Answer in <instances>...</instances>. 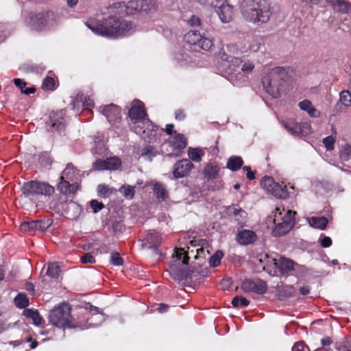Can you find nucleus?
Here are the masks:
<instances>
[{"mask_svg":"<svg viewBox=\"0 0 351 351\" xmlns=\"http://www.w3.org/2000/svg\"><path fill=\"white\" fill-rule=\"evenodd\" d=\"M101 112L111 124L119 123L121 121V108L113 104L100 107Z\"/></svg>","mask_w":351,"mask_h":351,"instance_id":"obj_16","label":"nucleus"},{"mask_svg":"<svg viewBox=\"0 0 351 351\" xmlns=\"http://www.w3.org/2000/svg\"><path fill=\"white\" fill-rule=\"evenodd\" d=\"M274 265V274L280 276H289L294 275L296 271H304L306 267L300 265L293 261L284 256L280 257L278 259H273Z\"/></svg>","mask_w":351,"mask_h":351,"instance_id":"obj_6","label":"nucleus"},{"mask_svg":"<svg viewBox=\"0 0 351 351\" xmlns=\"http://www.w3.org/2000/svg\"><path fill=\"white\" fill-rule=\"evenodd\" d=\"M140 0H131L128 3L124 2L125 15H132L140 13Z\"/></svg>","mask_w":351,"mask_h":351,"instance_id":"obj_32","label":"nucleus"},{"mask_svg":"<svg viewBox=\"0 0 351 351\" xmlns=\"http://www.w3.org/2000/svg\"><path fill=\"white\" fill-rule=\"evenodd\" d=\"M335 139L332 136H328L323 139V143L327 150H332Z\"/></svg>","mask_w":351,"mask_h":351,"instance_id":"obj_56","label":"nucleus"},{"mask_svg":"<svg viewBox=\"0 0 351 351\" xmlns=\"http://www.w3.org/2000/svg\"><path fill=\"white\" fill-rule=\"evenodd\" d=\"M60 182L58 184V190L63 194L75 193L77 191L78 186L75 183L71 184L70 180L60 178Z\"/></svg>","mask_w":351,"mask_h":351,"instance_id":"obj_26","label":"nucleus"},{"mask_svg":"<svg viewBox=\"0 0 351 351\" xmlns=\"http://www.w3.org/2000/svg\"><path fill=\"white\" fill-rule=\"evenodd\" d=\"M14 83L16 86H17L20 90L21 93L25 94L26 95H29L30 94H33L36 92V89L34 86H32L29 88H26L27 83L23 80L20 78L14 79Z\"/></svg>","mask_w":351,"mask_h":351,"instance_id":"obj_35","label":"nucleus"},{"mask_svg":"<svg viewBox=\"0 0 351 351\" xmlns=\"http://www.w3.org/2000/svg\"><path fill=\"white\" fill-rule=\"evenodd\" d=\"M283 125L293 135L306 136L311 133V125L308 122L298 123L289 119L283 122Z\"/></svg>","mask_w":351,"mask_h":351,"instance_id":"obj_11","label":"nucleus"},{"mask_svg":"<svg viewBox=\"0 0 351 351\" xmlns=\"http://www.w3.org/2000/svg\"><path fill=\"white\" fill-rule=\"evenodd\" d=\"M21 196L32 201L38 199L40 196L37 186V180H30L23 183L21 187Z\"/></svg>","mask_w":351,"mask_h":351,"instance_id":"obj_18","label":"nucleus"},{"mask_svg":"<svg viewBox=\"0 0 351 351\" xmlns=\"http://www.w3.org/2000/svg\"><path fill=\"white\" fill-rule=\"evenodd\" d=\"M270 193L280 199H286L289 197V192L285 185L282 186L276 182Z\"/></svg>","mask_w":351,"mask_h":351,"instance_id":"obj_30","label":"nucleus"},{"mask_svg":"<svg viewBox=\"0 0 351 351\" xmlns=\"http://www.w3.org/2000/svg\"><path fill=\"white\" fill-rule=\"evenodd\" d=\"M187 141L182 134H176L171 139H169L161 145V152L167 156H178L186 147Z\"/></svg>","mask_w":351,"mask_h":351,"instance_id":"obj_5","label":"nucleus"},{"mask_svg":"<svg viewBox=\"0 0 351 351\" xmlns=\"http://www.w3.org/2000/svg\"><path fill=\"white\" fill-rule=\"evenodd\" d=\"M60 267L57 263H49L47 265V269L45 275L49 276L51 278L57 279L60 276Z\"/></svg>","mask_w":351,"mask_h":351,"instance_id":"obj_39","label":"nucleus"},{"mask_svg":"<svg viewBox=\"0 0 351 351\" xmlns=\"http://www.w3.org/2000/svg\"><path fill=\"white\" fill-rule=\"evenodd\" d=\"M50 219L47 220H35L31 221H23L21 224V230L23 232L31 230L44 231L51 225Z\"/></svg>","mask_w":351,"mask_h":351,"instance_id":"obj_19","label":"nucleus"},{"mask_svg":"<svg viewBox=\"0 0 351 351\" xmlns=\"http://www.w3.org/2000/svg\"><path fill=\"white\" fill-rule=\"evenodd\" d=\"M155 148L153 145L145 146L142 151V156H155Z\"/></svg>","mask_w":351,"mask_h":351,"instance_id":"obj_60","label":"nucleus"},{"mask_svg":"<svg viewBox=\"0 0 351 351\" xmlns=\"http://www.w3.org/2000/svg\"><path fill=\"white\" fill-rule=\"evenodd\" d=\"M65 115L64 110L58 111H52L49 114V120L47 121V126L49 127V130L61 131L65 128Z\"/></svg>","mask_w":351,"mask_h":351,"instance_id":"obj_12","label":"nucleus"},{"mask_svg":"<svg viewBox=\"0 0 351 351\" xmlns=\"http://www.w3.org/2000/svg\"><path fill=\"white\" fill-rule=\"evenodd\" d=\"M71 311V308L68 303L62 302L55 306L49 311L48 316L49 322L59 328L82 329L87 319L84 317L82 319L79 318L75 319L72 317Z\"/></svg>","mask_w":351,"mask_h":351,"instance_id":"obj_3","label":"nucleus"},{"mask_svg":"<svg viewBox=\"0 0 351 351\" xmlns=\"http://www.w3.org/2000/svg\"><path fill=\"white\" fill-rule=\"evenodd\" d=\"M81 262L84 264L94 263H95V258L90 253H85L81 257Z\"/></svg>","mask_w":351,"mask_h":351,"instance_id":"obj_59","label":"nucleus"},{"mask_svg":"<svg viewBox=\"0 0 351 351\" xmlns=\"http://www.w3.org/2000/svg\"><path fill=\"white\" fill-rule=\"evenodd\" d=\"M257 236L256 233L250 230L239 231L237 235V242L242 245H247L255 242Z\"/></svg>","mask_w":351,"mask_h":351,"instance_id":"obj_22","label":"nucleus"},{"mask_svg":"<svg viewBox=\"0 0 351 351\" xmlns=\"http://www.w3.org/2000/svg\"><path fill=\"white\" fill-rule=\"evenodd\" d=\"M300 108L302 110L306 111L308 114L312 117H317L319 115V112L313 106L309 100L304 99L298 104Z\"/></svg>","mask_w":351,"mask_h":351,"instance_id":"obj_34","label":"nucleus"},{"mask_svg":"<svg viewBox=\"0 0 351 351\" xmlns=\"http://www.w3.org/2000/svg\"><path fill=\"white\" fill-rule=\"evenodd\" d=\"M228 79L234 86H242L247 82L248 76L245 75L241 70L238 71H227Z\"/></svg>","mask_w":351,"mask_h":351,"instance_id":"obj_23","label":"nucleus"},{"mask_svg":"<svg viewBox=\"0 0 351 351\" xmlns=\"http://www.w3.org/2000/svg\"><path fill=\"white\" fill-rule=\"evenodd\" d=\"M188 154L189 157L195 162H199L203 155L200 149L191 147L189 148Z\"/></svg>","mask_w":351,"mask_h":351,"instance_id":"obj_50","label":"nucleus"},{"mask_svg":"<svg viewBox=\"0 0 351 351\" xmlns=\"http://www.w3.org/2000/svg\"><path fill=\"white\" fill-rule=\"evenodd\" d=\"M147 116L144 104L140 100H134L128 111V117L131 123L135 125Z\"/></svg>","mask_w":351,"mask_h":351,"instance_id":"obj_13","label":"nucleus"},{"mask_svg":"<svg viewBox=\"0 0 351 351\" xmlns=\"http://www.w3.org/2000/svg\"><path fill=\"white\" fill-rule=\"evenodd\" d=\"M119 191L122 193L124 197L127 199H132L135 194V186L130 185H123Z\"/></svg>","mask_w":351,"mask_h":351,"instance_id":"obj_44","label":"nucleus"},{"mask_svg":"<svg viewBox=\"0 0 351 351\" xmlns=\"http://www.w3.org/2000/svg\"><path fill=\"white\" fill-rule=\"evenodd\" d=\"M335 10L343 13L351 12V3L346 0H326Z\"/></svg>","mask_w":351,"mask_h":351,"instance_id":"obj_27","label":"nucleus"},{"mask_svg":"<svg viewBox=\"0 0 351 351\" xmlns=\"http://www.w3.org/2000/svg\"><path fill=\"white\" fill-rule=\"evenodd\" d=\"M97 192L101 197H106L112 193V189L106 184H99L97 187Z\"/></svg>","mask_w":351,"mask_h":351,"instance_id":"obj_53","label":"nucleus"},{"mask_svg":"<svg viewBox=\"0 0 351 351\" xmlns=\"http://www.w3.org/2000/svg\"><path fill=\"white\" fill-rule=\"evenodd\" d=\"M239 11L246 22L256 25L267 23L272 15L271 5L266 0H241Z\"/></svg>","mask_w":351,"mask_h":351,"instance_id":"obj_2","label":"nucleus"},{"mask_svg":"<svg viewBox=\"0 0 351 351\" xmlns=\"http://www.w3.org/2000/svg\"><path fill=\"white\" fill-rule=\"evenodd\" d=\"M14 304L17 308L25 309L29 305V301L25 293H20L15 297Z\"/></svg>","mask_w":351,"mask_h":351,"instance_id":"obj_43","label":"nucleus"},{"mask_svg":"<svg viewBox=\"0 0 351 351\" xmlns=\"http://www.w3.org/2000/svg\"><path fill=\"white\" fill-rule=\"evenodd\" d=\"M223 256V254L221 251L216 252L213 256H210L209 260V264L213 267L219 266L221 263V260Z\"/></svg>","mask_w":351,"mask_h":351,"instance_id":"obj_49","label":"nucleus"},{"mask_svg":"<svg viewBox=\"0 0 351 351\" xmlns=\"http://www.w3.org/2000/svg\"><path fill=\"white\" fill-rule=\"evenodd\" d=\"M275 184L276 182L273 178L270 176H264L261 181V185L262 188L265 189L269 193L272 190V188Z\"/></svg>","mask_w":351,"mask_h":351,"instance_id":"obj_47","label":"nucleus"},{"mask_svg":"<svg viewBox=\"0 0 351 351\" xmlns=\"http://www.w3.org/2000/svg\"><path fill=\"white\" fill-rule=\"evenodd\" d=\"M250 301L245 298L236 295L232 300V304L235 308L246 307L249 305Z\"/></svg>","mask_w":351,"mask_h":351,"instance_id":"obj_46","label":"nucleus"},{"mask_svg":"<svg viewBox=\"0 0 351 351\" xmlns=\"http://www.w3.org/2000/svg\"><path fill=\"white\" fill-rule=\"evenodd\" d=\"M110 16L102 21L89 19L86 26L93 32L108 37L127 36L132 30V22L120 20L117 16L125 15L124 2L114 3L108 7Z\"/></svg>","mask_w":351,"mask_h":351,"instance_id":"obj_1","label":"nucleus"},{"mask_svg":"<svg viewBox=\"0 0 351 351\" xmlns=\"http://www.w3.org/2000/svg\"><path fill=\"white\" fill-rule=\"evenodd\" d=\"M147 243L149 244L150 248L158 247L161 241V238L158 235V232H148L145 238Z\"/></svg>","mask_w":351,"mask_h":351,"instance_id":"obj_38","label":"nucleus"},{"mask_svg":"<svg viewBox=\"0 0 351 351\" xmlns=\"http://www.w3.org/2000/svg\"><path fill=\"white\" fill-rule=\"evenodd\" d=\"M227 213L238 224L241 225L245 223L247 213L242 209L238 204H232L227 208Z\"/></svg>","mask_w":351,"mask_h":351,"instance_id":"obj_20","label":"nucleus"},{"mask_svg":"<svg viewBox=\"0 0 351 351\" xmlns=\"http://www.w3.org/2000/svg\"><path fill=\"white\" fill-rule=\"evenodd\" d=\"M215 11L222 23H227L232 21L234 9L232 5L228 3V0L223 3H220L219 6L215 8Z\"/></svg>","mask_w":351,"mask_h":351,"instance_id":"obj_17","label":"nucleus"},{"mask_svg":"<svg viewBox=\"0 0 351 351\" xmlns=\"http://www.w3.org/2000/svg\"><path fill=\"white\" fill-rule=\"evenodd\" d=\"M93 213H97L104 208V204L97 199H93L90 202Z\"/></svg>","mask_w":351,"mask_h":351,"instance_id":"obj_57","label":"nucleus"},{"mask_svg":"<svg viewBox=\"0 0 351 351\" xmlns=\"http://www.w3.org/2000/svg\"><path fill=\"white\" fill-rule=\"evenodd\" d=\"M93 169L95 171L106 170L104 160L97 159L93 164Z\"/></svg>","mask_w":351,"mask_h":351,"instance_id":"obj_58","label":"nucleus"},{"mask_svg":"<svg viewBox=\"0 0 351 351\" xmlns=\"http://www.w3.org/2000/svg\"><path fill=\"white\" fill-rule=\"evenodd\" d=\"M47 21V14L44 12L30 14L28 24L33 29L39 31L46 25Z\"/></svg>","mask_w":351,"mask_h":351,"instance_id":"obj_21","label":"nucleus"},{"mask_svg":"<svg viewBox=\"0 0 351 351\" xmlns=\"http://www.w3.org/2000/svg\"><path fill=\"white\" fill-rule=\"evenodd\" d=\"M254 64L250 61V60H247L246 62H245L243 64H242V66L241 68V71L242 72H243V73L248 76V75L252 72V71L254 69Z\"/></svg>","mask_w":351,"mask_h":351,"instance_id":"obj_54","label":"nucleus"},{"mask_svg":"<svg viewBox=\"0 0 351 351\" xmlns=\"http://www.w3.org/2000/svg\"><path fill=\"white\" fill-rule=\"evenodd\" d=\"M184 40L189 45L198 46L204 51H209L214 46L212 39L203 36L197 30H191L184 35Z\"/></svg>","mask_w":351,"mask_h":351,"instance_id":"obj_8","label":"nucleus"},{"mask_svg":"<svg viewBox=\"0 0 351 351\" xmlns=\"http://www.w3.org/2000/svg\"><path fill=\"white\" fill-rule=\"evenodd\" d=\"M37 186L40 197H51L55 193L54 187L47 182L37 180Z\"/></svg>","mask_w":351,"mask_h":351,"instance_id":"obj_25","label":"nucleus"},{"mask_svg":"<svg viewBox=\"0 0 351 351\" xmlns=\"http://www.w3.org/2000/svg\"><path fill=\"white\" fill-rule=\"evenodd\" d=\"M339 102L346 107L351 106V93L349 91H341Z\"/></svg>","mask_w":351,"mask_h":351,"instance_id":"obj_51","label":"nucleus"},{"mask_svg":"<svg viewBox=\"0 0 351 351\" xmlns=\"http://www.w3.org/2000/svg\"><path fill=\"white\" fill-rule=\"evenodd\" d=\"M220 167L215 162L208 163L204 168L203 174L204 178L210 184L208 186V190L215 191L223 187V182L219 178Z\"/></svg>","mask_w":351,"mask_h":351,"instance_id":"obj_7","label":"nucleus"},{"mask_svg":"<svg viewBox=\"0 0 351 351\" xmlns=\"http://www.w3.org/2000/svg\"><path fill=\"white\" fill-rule=\"evenodd\" d=\"M264 40L261 36H254L248 46V51L251 52L258 51L261 45H263Z\"/></svg>","mask_w":351,"mask_h":351,"instance_id":"obj_40","label":"nucleus"},{"mask_svg":"<svg viewBox=\"0 0 351 351\" xmlns=\"http://www.w3.org/2000/svg\"><path fill=\"white\" fill-rule=\"evenodd\" d=\"M189 254V252H186L183 248L177 249L175 256H173V260L170 261L171 272L173 273L174 276H176V278L182 279L186 277V273L184 271L177 270L176 267L188 265ZM174 278H176V277Z\"/></svg>","mask_w":351,"mask_h":351,"instance_id":"obj_9","label":"nucleus"},{"mask_svg":"<svg viewBox=\"0 0 351 351\" xmlns=\"http://www.w3.org/2000/svg\"><path fill=\"white\" fill-rule=\"evenodd\" d=\"M243 164V160L240 156H231L228 158L226 167L232 171H237L241 169Z\"/></svg>","mask_w":351,"mask_h":351,"instance_id":"obj_33","label":"nucleus"},{"mask_svg":"<svg viewBox=\"0 0 351 351\" xmlns=\"http://www.w3.org/2000/svg\"><path fill=\"white\" fill-rule=\"evenodd\" d=\"M194 168L193 163L189 159H182L176 162L173 168V176L176 179L186 178Z\"/></svg>","mask_w":351,"mask_h":351,"instance_id":"obj_15","label":"nucleus"},{"mask_svg":"<svg viewBox=\"0 0 351 351\" xmlns=\"http://www.w3.org/2000/svg\"><path fill=\"white\" fill-rule=\"evenodd\" d=\"M140 12L149 13L157 9V5L152 0H140Z\"/></svg>","mask_w":351,"mask_h":351,"instance_id":"obj_37","label":"nucleus"},{"mask_svg":"<svg viewBox=\"0 0 351 351\" xmlns=\"http://www.w3.org/2000/svg\"><path fill=\"white\" fill-rule=\"evenodd\" d=\"M42 88L44 90H53L56 88V82L54 77L47 76L43 82Z\"/></svg>","mask_w":351,"mask_h":351,"instance_id":"obj_45","label":"nucleus"},{"mask_svg":"<svg viewBox=\"0 0 351 351\" xmlns=\"http://www.w3.org/2000/svg\"><path fill=\"white\" fill-rule=\"evenodd\" d=\"M39 161L43 163L44 161L46 164H50L51 162L49 154L47 152L41 153L39 155Z\"/></svg>","mask_w":351,"mask_h":351,"instance_id":"obj_62","label":"nucleus"},{"mask_svg":"<svg viewBox=\"0 0 351 351\" xmlns=\"http://www.w3.org/2000/svg\"><path fill=\"white\" fill-rule=\"evenodd\" d=\"M273 222L275 224L272 235L281 237L287 234L295 224V211L285 210L283 206H278L273 212Z\"/></svg>","mask_w":351,"mask_h":351,"instance_id":"obj_4","label":"nucleus"},{"mask_svg":"<svg viewBox=\"0 0 351 351\" xmlns=\"http://www.w3.org/2000/svg\"><path fill=\"white\" fill-rule=\"evenodd\" d=\"M263 86L265 91L273 97H278L280 95V90L284 82L280 80L271 71L263 80Z\"/></svg>","mask_w":351,"mask_h":351,"instance_id":"obj_10","label":"nucleus"},{"mask_svg":"<svg viewBox=\"0 0 351 351\" xmlns=\"http://www.w3.org/2000/svg\"><path fill=\"white\" fill-rule=\"evenodd\" d=\"M104 161L106 170H117L121 166V161L117 157L107 158Z\"/></svg>","mask_w":351,"mask_h":351,"instance_id":"obj_42","label":"nucleus"},{"mask_svg":"<svg viewBox=\"0 0 351 351\" xmlns=\"http://www.w3.org/2000/svg\"><path fill=\"white\" fill-rule=\"evenodd\" d=\"M309 225L320 230L326 229L328 220L325 217H311L308 219Z\"/></svg>","mask_w":351,"mask_h":351,"instance_id":"obj_29","label":"nucleus"},{"mask_svg":"<svg viewBox=\"0 0 351 351\" xmlns=\"http://www.w3.org/2000/svg\"><path fill=\"white\" fill-rule=\"evenodd\" d=\"M221 58L223 61L229 62L227 71H238L241 69V65L242 64L241 59L228 55L223 52L221 53Z\"/></svg>","mask_w":351,"mask_h":351,"instance_id":"obj_24","label":"nucleus"},{"mask_svg":"<svg viewBox=\"0 0 351 351\" xmlns=\"http://www.w3.org/2000/svg\"><path fill=\"white\" fill-rule=\"evenodd\" d=\"M335 348L339 350L343 351H351V340L347 341L346 343L342 346V348H340L337 344H335Z\"/></svg>","mask_w":351,"mask_h":351,"instance_id":"obj_64","label":"nucleus"},{"mask_svg":"<svg viewBox=\"0 0 351 351\" xmlns=\"http://www.w3.org/2000/svg\"><path fill=\"white\" fill-rule=\"evenodd\" d=\"M153 191L154 195L159 200L165 201L168 197V192L165 186L161 183H155L154 185Z\"/></svg>","mask_w":351,"mask_h":351,"instance_id":"obj_36","label":"nucleus"},{"mask_svg":"<svg viewBox=\"0 0 351 351\" xmlns=\"http://www.w3.org/2000/svg\"><path fill=\"white\" fill-rule=\"evenodd\" d=\"M112 229L114 233L121 232L123 230V225L121 222L117 221H114L112 224Z\"/></svg>","mask_w":351,"mask_h":351,"instance_id":"obj_63","label":"nucleus"},{"mask_svg":"<svg viewBox=\"0 0 351 351\" xmlns=\"http://www.w3.org/2000/svg\"><path fill=\"white\" fill-rule=\"evenodd\" d=\"M292 351H310L308 346L304 341H298L294 343Z\"/></svg>","mask_w":351,"mask_h":351,"instance_id":"obj_55","label":"nucleus"},{"mask_svg":"<svg viewBox=\"0 0 351 351\" xmlns=\"http://www.w3.org/2000/svg\"><path fill=\"white\" fill-rule=\"evenodd\" d=\"M110 263L114 266H121L123 264V259L119 252H112L110 256Z\"/></svg>","mask_w":351,"mask_h":351,"instance_id":"obj_52","label":"nucleus"},{"mask_svg":"<svg viewBox=\"0 0 351 351\" xmlns=\"http://www.w3.org/2000/svg\"><path fill=\"white\" fill-rule=\"evenodd\" d=\"M23 315L27 318L32 319L34 324L36 326H40L45 324V321L43 317L40 315L38 310L32 308H25L23 312Z\"/></svg>","mask_w":351,"mask_h":351,"instance_id":"obj_28","label":"nucleus"},{"mask_svg":"<svg viewBox=\"0 0 351 351\" xmlns=\"http://www.w3.org/2000/svg\"><path fill=\"white\" fill-rule=\"evenodd\" d=\"M274 75H276L281 81L285 82L288 75V70L285 67H276L271 70Z\"/></svg>","mask_w":351,"mask_h":351,"instance_id":"obj_48","label":"nucleus"},{"mask_svg":"<svg viewBox=\"0 0 351 351\" xmlns=\"http://www.w3.org/2000/svg\"><path fill=\"white\" fill-rule=\"evenodd\" d=\"M241 289L245 293L252 292L256 294L262 295L267 291V282L260 278L253 280L245 279L241 283Z\"/></svg>","mask_w":351,"mask_h":351,"instance_id":"obj_14","label":"nucleus"},{"mask_svg":"<svg viewBox=\"0 0 351 351\" xmlns=\"http://www.w3.org/2000/svg\"><path fill=\"white\" fill-rule=\"evenodd\" d=\"M78 174V170L73 163H68L66 168L63 170L60 178L73 181L75 176Z\"/></svg>","mask_w":351,"mask_h":351,"instance_id":"obj_31","label":"nucleus"},{"mask_svg":"<svg viewBox=\"0 0 351 351\" xmlns=\"http://www.w3.org/2000/svg\"><path fill=\"white\" fill-rule=\"evenodd\" d=\"M81 212L80 206L75 202H70L67 204L66 213L68 218H76Z\"/></svg>","mask_w":351,"mask_h":351,"instance_id":"obj_41","label":"nucleus"},{"mask_svg":"<svg viewBox=\"0 0 351 351\" xmlns=\"http://www.w3.org/2000/svg\"><path fill=\"white\" fill-rule=\"evenodd\" d=\"M320 245L323 247H328L332 245V239L329 237L324 236L320 239Z\"/></svg>","mask_w":351,"mask_h":351,"instance_id":"obj_61","label":"nucleus"}]
</instances>
